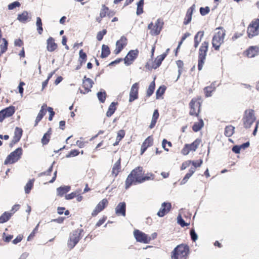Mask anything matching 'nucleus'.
Returning a JSON list of instances; mask_svg holds the SVG:
<instances>
[{
  "label": "nucleus",
  "instance_id": "5",
  "mask_svg": "<svg viewBox=\"0 0 259 259\" xmlns=\"http://www.w3.org/2000/svg\"><path fill=\"white\" fill-rule=\"evenodd\" d=\"M216 30L217 31L212 39V45L215 50H219L220 47L224 42L226 31L222 28H218Z\"/></svg>",
  "mask_w": 259,
  "mask_h": 259
},
{
  "label": "nucleus",
  "instance_id": "45",
  "mask_svg": "<svg viewBox=\"0 0 259 259\" xmlns=\"http://www.w3.org/2000/svg\"><path fill=\"white\" fill-rule=\"evenodd\" d=\"M34 181V180H30L26 184L25 186V192L26 194H29L30 193L33 187Z\"/></svg>",
  "mask_w": 259,
  "mask_h": 259
},
{
  "label": "nucleus",
  "instance_id": "30",
  "mask_svg": "<svg viewBox=\"0 0 259 259\" xmlns=\"http://www.w3.org/2000/svg\"><path fill=\"white\" fill-rule=\"evenodd\" d=\"M216 89L215 82H212L210 85L204 88V92L206 97H209L212 96V93Z\"/></svg>",
  "mask_w": 259,
  "mask_h": 259
},
{
  "label": "nucleus",
  "instance_id": "58",
  "mask_svg": "<svg viewBox=\"0 0 259 259\" xmlns=\"http://www.w3.org/2000/svg\"><path fill=\"white\" fill-rule=\"evenodd\" d=\"M190 35V33L189 32H186L182 36L181 38V41L179 42L178 46L177 47V49H179L181 45L183 44V41L186 39V38L189 37Z\"/></svg>",
  "mask_w": 259,
  "mask_h": 259
},
{
  "label": "nucleus",
  "instance_id": "22",
  "mask_svg": "<svg viewBox=\"0 0 259 259\" xmlns=\"http://www.w3.org/2000/svg\"><path fill=\"white\" fill-rule=\"evenodd\" d=\"M121 156H119L117 160L115 162V163L113 165L111 170V175L112 176L116 178L118 174L121 171Z\"/></svg>",
  "mask_w": 259,
  "mask_h": 259
},
{
  "label": "nucleus",
  "instance_id": "60",
  "mask_svg": "<svg viewBox=\"0 0 259 259\" xmlns=\"http://www.w3.org/2000/svg\"><path fill=\"white\" fill-rule=\"evenodd\" d=\"M176 64H177L178 67L179 68V72L180 74V73H181V72L183 69V66H184L183 62L182 60H178L176 61Z\"/></svg>",
  "mask_w": 259,
  "mask_h": 259
},
{
  "label": "nucleus",
  "instance_id": "31",
  "mask_svg": "<svg viewBox=\"0 0 259 259\" xmlns=\"http://www.w3.org/2000/svg\"><path fill=\"white\" fill-rule=\"evenodd\" d=\"M204 36V32L203 31H198L194 36V47L196 49L198 48L202 37Z\"/></svg>",
  "mask_w": 259,
  "mask_h": 259
},
{
  "label": "nucleus",
  "instance_id": "48",
  "mask_svg": "<svg viewBox=\"0 0 259 259\" xmlns=\"http://www.w3.org/2000/svg\"><path fill=\"white\" fill-rule=\"evenodd\" d=\"M162 148L166 151H169V149L168 147H171L172 146V144L170 142L167 141V140L164 139L162 142Z\"/></svg>",
  "mask_w": 259,
  "mask_h": 259
},
{
  "label": "nucleus",
  "instance_id": "16",
  "mask_svg": "<svg viewBox=\"0 0 259 259\" xmlns=\"http://www.w3.org/2000/svg\"><path fill=\"white\" fill-rule=\"evenodd\" d=\"M139 51L137 49L131 50L124 59V63L126 65H130L133 63L134 60L138 57Z\"/></svg>",
  "mask_w": 259,
  "mask_h": 259
},
{
  "label": "nucleus",
  "instance_id": "59",
  "mask_svg": "<svg viewBox=\"0 0 259 259\" xmlns=\"http://www.w3.org/2000/svg\"><path fill=\"white\" fill-rule=\"evenodd\" d=\"M20 6V4L19 2L16 1L8 5V9L9 10H13L16 7H19Z\"/></svg>",
  "mask_w": 259,
  "mask_h": 259
},
{
  "label": "nucleus",
  "instance_id": "49",
  "mask_svg": "<svg viewBox=\"0 0 259 259\" xmlns=\"http://www.w3.org/2000/svg\"><path fill=\"white\" fill-rule=\"evenodd\" d=\"M165 90L166 88L164 85L160 86L156 91V99H159L162 95H163Z\"/></svg>",
  "mask_w": 259,
  "mask_h": 259
},
{
  "label": "nucleus",
  "instance_id": "46",
  "mask_svg": "<svg viewBox=\"0 0 259 259\" xmlns=\"http://www.w3.org/2000/svg\"><path fill=\"white\" fill-rule=\"evenodd\" d=\"M3 44L1 45V54L5 53L8 49V41L6 38H2Z\"/></svg>",
  "mask_w": 259,
  "mask_h": 259
},
{
  "label": "nucleus",
  "instance_id": "4",
  "mask_svg": "<svg viewBox=\"0 0 259 259\" xmlns=\"http://www.w3.org/2000/svg\"><path fill=\"white\" fill-rule=\"evenodd\" d=\"M208 47L209 42L205 40L201 43L199 47L198 58V69L199 71L202 70L205 63Z\"/></svg>",
  "mask_w": 259,
  "mask_h": 259
},
{
  "label": "nucleus",
  "instance_id": "62",
  "mask_svg": "<svg viewBox=\"0 0 259 259\" xmlns=\"http://www.w3.org/2000/svg\"><path fill=\"white\" fill-rule=\"evenodd\" d=\"M202 162L203 161L202 159H199L197 161H191V163L194 166V167H195L196 169L197 167H200L201 166Z\"/></svg>",
  "mask_w": 259,
  "mask_h": 259
},
{
  "label": "nucleus",
  "instance_id": "10",
  "mask_svg": "<svg viewBox=\"0 0 259 259\" xmlns=\"http://www.w3.org/2000/svg\"><path fill=\"white\" fill-rule=\"evenodd\" d=\"M247 34L249 38L258 35L259 32V18L252 20L247 28Z\"/></svg>",
  "mask_w": 259,
  "mask_h": 259
},
{
  "label": "nucleus",
  "instance_id": "12",
  "mask_svg": "<svg viewBox=\"0 0 259 259\" xmlns=\"http://www.w3.org/2000/svg\"><path fill=\"white\" fill-rule=\"evenodd\" d=\"M254 111L252 109H247L244 112L242 118L244 127L246 128H249L255 120Z\"/></svg>",
  "mask_w": 259,
  "mask_h": 259
},
{
  "label": "nucleus",
  "instance_id": "34",
  "mask_svg": "<svg viewBox=\"0 0 259 259\" xmlns=\"http://www.w3.org/2000/svg\"><path fill=\"white\" fill-rule=\"evenodd\" d=\"M70 190V187L68 186H61L57 189V192L58 196L62 197Z\"/></svg>",
  "mask_w": 259,
  "mask_h": 259
},
{
  "label": "nucleus",
  "instance_id": "25",
  "mask_svg": "<svg viewBox=\"0 0 259 259\" xmlns=\"http://www.w3.org/2000/svg\"><path fill=\"white\" fill-rule=\"evenodd\" d=\"M115 213L118 216L125 217L126 215V203L124 202H120L115 208Z\"/></svg>",
  "mask_w": 259,
  "mask_h": 259
},
{
  "label": "nucleus",
  "instance_id": "9",
  "mask_svg": "<svg viewBox=\"0 0 259 259\" xmlns=\"http://www.w3.org/2000/svg\"><path fill=\"white\" fill-rule=\"evenodd\" d=\"M23 154V149L19 147L12 152L6 158L4 164H13L18 161L21 157Z\"/></svg>",
  "mask_w": 259,
  "mask_h": 259
},
{
  "label": "nucleus",
  "instance_id": "64",
  "mask_svg": "<svg viewBox=\"0 0 259 259\" xmlns=\"http://www.w3.org/2000/svg\"><path fill=\"white\" fill-rule=\"evenodd\" d=\"M190 235H191L192 240L193 241H195L197 239L198 237H197V235L196 233H195L194 230L191 229L190 230Z\"/></svg>",
  "mask_w": 259,
  "mask_h": 259
},
{
  "label": "nucleus",
  "instance_id": "28",
  "mask_svg": "<svg viewBox=\"0 0 259 259\" xmlns=\"http://www.w3.org/2000/svg\"><path fill=\"white\" fill-rule=\"evenodd\" d=\"M57 44L52 37H49L47 40V49L49 52H52L57 50Z\"/></svg>",
  "mask_w": 259,
  "mask_h": 259
},
{
  "label": "nucleus",
  "instance_id": "8",
  "mask_svg": "<svg viewBox=\"0 0 259 259\" xmlns=\"http://www.w3.org/2000/svg\"><path fill=\"white\" fill-rule=\"evenodd\" d=\"M164 25L163 19L158 18L155 23L151 22L148 25V29L150 30V34L152 36H156L160 33Z\"/></svg>",
  "mask_w": 259,
  "mask_h": 259
},
{
  "label": "nucleus",
  "instance_id": "7",
  "mask_svg": "<svg viewBox=\"0 0 259 259\" xmlns=\"http://www.w3.org/2000/svg\"><path fill=\"white\" fill-rule=\"evenodd\" d=\"M47 110L49 112V120L51 121L53 119V118L55 114L53 108L51 107H48L46 104H44L42 105L41 109L39 110V113L35 119V123L34 125V126H36L38 125L39 122L41 121L43 117L46 114Z\"/></svg>",
  "mask_w": 259,
  "mask_h": 259
},
{
  "label": "nucleus",
  "instance_id": "6",
  "mask_svg": "<svg viewBox=\"0 0 259 259\" xmlns=\"http://www.w3.org/2000/svg\"><path fill=\"white\" fill-rule=\"evenodd\" d=\"M83 232L82 229H77L70 233L67 242L68 246L70 249H72L77 244L82 237Z\"/></svg>",
  "mask_w": 259,
  "mask_h": 259
},
{
  "label": "nucleus",
  "instance_id": "33",
  "mask_svg": "<svg viewBox=\"0 0 259 259\" xmlns=\"http://www.w3.org/2000/svg\"><path fill=\"white\" fill-rule=\"evenodd\" d=\"M159 114L158 112V110L157 109L155 110L153 114L152 120L151 121L150 124L149 126V128L150 129L154 128V127L155 126L156 123L157 122V120L159 118Z\"/></svg>",
  "mask_w": 259,
  "mask_h": 259
},
{
  "label": "nucleus",
  "instance_id": "40",
  "mask_svg": "<svg viewBox=\"0 0 259 259\" xmlns=\"http://www.w3.org/2000/svg\"><path fill=\"white\" fill-rule=\"evenodd\" d=\"M155 88V83L154 80L152 81L149 84L146 91V97H150L154 93Z\"/></svg>",
  "mask_w": 259,
  "mask_h": 259
},
{
  "label": "nucleus",
  "instance_id": "29",
  "mask_svg": "<svg viewBox=\"0 0 259 259\" xmlns=\"http://www.w3.org/2000/svg\"><path fill=\"white\" fill-rule=\"evenodd\" d=\"M195 6L194 4L187 10L185 17L184 21H183V24L184 25H188L191 21L192 14H193V11L195 10Z\"/></svg>",
  "mask_w": 259,
  "mask_h": 259
},
{
  "label": "nucleus",
  "instance_id": "32",
  "mask_svg": "<svg viewBox=\"0 0 259 259\" xmlns=\"http://www.w3.org/2000/svg\"><path fill=\"white\" fill-rule=\"evenodd\" d=\"M117 105L118 103L114 102H113L110 104L106 113L107 117H110L114 113L117 109Z\"/></svg>",
  "mask_w": 259,
  "mask_h": 259
},
{
  "label": "nucleus",
  "instance_id": "56",
  "mask_svg": "<svg viewBox=\"0 0 259 259\" xmlns=\"http://www.w3.org/2000/svg\"><path fill=\"white\" fill-rule=\"evenodd\" d=\"M107 217L106 216L102 217L96 224L95 227L97 228V227H99L100 226H101L102 225H103L105 222V221L107 220Z\"/></svg>",
  "mask_w": 259,
  "mask_h": 259
},
{
  "label": "nucleus",
  "instance_id": "2",
  "mask_svg": "<svg viewBox=\"0 0 259 259\" xmlns=\"http://www.w3.org/2000/svg\"><path fill=\"white\" fill-rule=\"evenodd\" d=\"M190 253L188 245L181 244L177 245L170 253L171 259H187Z\"/></svg>",
  "mask_w": 259,
  "mask_h": 259
},
{
  "label": "nucleus",
  "instance_id": "20",
  "mask_svg": "<svg viewBox=\"0 0 259 259\" xmlns=\"http://www.w3.org/2000/svg\"><path fill=\"white\" fill-rule=\"evenodd\" d=\"M23 134V130L21 128L16 127L14 131V135L11 142L9 144V146L12 148L16 143L20 140Z\"/></svg>",
  "mask_w": 259,
  "mask_h": 259
},
{
  "label": "nucleus",
  "instance_id": "18",
  "mask_svg": "<svg viewBox=\"0 0 259 259\" xmlns=\"http://www.w3.org/2000/svg\"><path fill=\"white\" fill-rule=\"evenodd\" d=\"M108 204V201L107 199H103L97 205L94 210L92 212V216L95 217L97 216L100 212L103 211Z\"/></svg>",
  "mask_w": 259,
  "mask_h": 259
},
{
  "label": "nucleus",
  "instance_id": "13",
  "mask_svg": "<svg viewBox=\"0 0 259 259\" xmlns=\"http://www.w3.org/2000/svg\"><path fill=\"white\" fill-rule=\"evenodd\" d=\"M202 140L200 138L196 139L191 144H186L181 150V153L183 155H187L190 152L195 151L199 147Z\"/></svg>",
  "mask_w": 259,
  "mask_h": 259
},
{
  "label": "nucleus",
  "instance_id": "3",
  "mask_svg": "<svg viewBox=\"0 0 259 259\" xmlns=\"http://www.w3.org/2000/svg\"><path fill=\"white\" fill-rule=\"evenodd\" d=\"M203 100L200 96L192 98L189 104V114L191 116L199 117Z\"/></svg>",
  "mask_w": 259,
  "mask_h": 259
},
{
  "label": "nucleus",
  "instance_id": "19",
  "mask_svg": "<svg viewBox=\"0 0 259 259\" xmlns=\"http://www.w3.org/2000/svg\"><path fill=\"white\" fill-rule=\"evenodd\" d=\"M139 83L136 82L134 83L131 89L130 92L129 102H132L137 99L139 97Z\"/></svg>",
  "mask_w": 259,
  "mask_h": 259
},
{
  "label": "nucleus",
  "instance_id": "41",
  "mask_svg": "<svg viewBox=\"0 0 259 259\" xmlns=\"http://www.w3.org/2000/svg\"><path fill=\"white\" fill-rule=\"evenodd\" d=\"M87 60V55L83 50L81 49L79 52L78 61L81 65L84 64Z\"/></svg>",
  "mask_w": 259,
  "mask_h": 259
},
{
  "label": "nucleus",
  "instance_id": "26",
  "mask_svg": "<svg viewBox=\"0 0 259 259\" xmlns=\"http://www.w3.org/2000/svg\"><path fill=\"white\" fill-rule=\"evenodd\" d=\"M258 52L257 47L251 46L244 52V54L248 58H253L258 54Z\"/></svg>",
  "mask_w": 259,
  "mask_h": 259
},
{
  "label": "nucleus",
  "instance_id": "42",
  "mask_svg": "<svg viewBox=\"0 0 259 259\" xmlns=\"http://www.w3.org/2000/svg\"><path fill=\"white\" fill-rule=\"evenodd\" d=\"M125 135V132L123 130H119L117 135L116 142L113 144L114 146L118 144L119 142L124 138Z\"/></svg>",
  "mask_w": 259,
  "mask_h": 259
},
{
  "label": "nucleus",
  "instance_id": "14",
  "mask_svg": "<svg viewBox=\"0 0 259 259\" xmlns=\"http://www.w3.org/2000/svg\"><path fill=\"white\" fill-rule=\"evenodd\" d=\"M134 235L137 241L141 243H149L151 240V238L150 236L139 230H135L134 231Z\"/></svg>",
  "mask_w": 259,
  "mask_h": 259
},
{
  "label": "nucleus",
  "instance_id": "39",
  "mask_svg": "<svg viewBox=\"0 0 259 259\" xmlns=\"http://www.w3.org/2000/svg\"><path fill=\"white\" fill-rule=\"evenodd\" d=\"M13 213L5 212L0 217V224H3L8 221L12 215Z\"/></svg>",
  "mask_w": 259,
  "mask_h": 259
},
{
  "label": "nucleus",
  "instance_id": "43",
  "mask_svg": "<svg viewBox=\"0 0 259 259\" xmlns=\"http://www.w3.org/2000/svg\"><path fill=\"white\" fill-rule=\"evenodd\" d=\"M36 25L37 26V30L39 34H41L43 32L42 23L41 19L40 17L36 18Z\"/></svg>",
  "mask_w": 259,
  "mask_h": 259
},
{
  "label": "nucleus",
  "instance_id": "11",
  "mask_svg": "<svg viewBox=\"0 0 259 259\" xmlns=\"http://www.w3.org/2000/svg\"><path fill=\"white\" fill-rule=\"evenodd\" d=\"M166 56V53H163L161 55H159L157 56L155 59L154 61L149 60L145 64V68L146 70L151 71L153 69H156L158 68L160 65L162 61L164 59V58Z\"/></svg>",
  "mask_w": 259,
  "mask_h": 259
},
{
  "label": "nucleus",
  "instance_id": "57",
  "mask_svg": "<svg viewBox=\"0 0 259 259\" xmlns=\"http://www.w3.org/2000/svg\"><path fill=\"white\" fill-rule=\"evenodd\" d=\"M177 219L178 224L180 225L182 227H184L188 225V224L185 223V221L183 219L181 215H179Z\"/></svg>",
  "mask_w": 259,
  "mask_h": 259
},
{
  "label": "nucleus",
  "instance_id": "21",
  "mask_svg": "<svg viewBox=\"0 0 259 259\" xmlns=\"http://www.w3.org/2000/svg\"><path fill=\"white\" fill-rule=\"evenodd\" d=\"M171 208V203L169 202H163L162 203L159 210L157 214L159 217H163L168 213Z\"/></svg>",
  "mask_w": 259,
  "mask_h": 259
},
{
  "label": "nucleus",
  "instance_id": "63",
  "mask_svg": "<svg viewBox=\"0 0 259 259\" xmlns=\"http://www.w3.org/2000/svg\"><path fill=\"white\" fill-rule=\"evenodd\" d=\"M190 164H191V160H188V161H186L183 162L182 164V165L181 167V170L185 169L187 167H188L190 166Z\"/></svg>",
  "mask_w": 259,
  "mask_h": 259
},
{
  "label": "nucleus",
  "instance_id": "23",
  "mask_svg": "<svg viewBox=\"0 0 259 259\" xmlns=\"http://www.w3.org/2000/svg\"><path fill=\"white\" fill-rule=\"evenodd\" d=\"M93 84L94 82L91 78L84 76L82 81V87L84 88L83 94L88 93L90 92Z\"/></svg>",
  "mask_w": 259,
  "mask_h": 259
},
{
  "label": "nucleus",
  "instance_id": "47",
  "mask_svg": "<svg viewBox=\"0 0 259 259\" xmlns=\"http://www.w3.org/2000/svg\"><path fill=\"white\" fill-rule=\"evenodd\" d=\"M97 97L100 102L103 103L106 99V93L105 91L103 92H99L97 93Z\"/></svg>",
  "mask_w": 259,
  "mask_h": 259
},
{
  "label": "nucleus",
  "instance_id": "54",
  "mask_svg": "<svg viewBox=\"0 0 259 259\" xmlns=\"http://www.w3.org/2000/svg\"><path fill=\"white\" fill-rule=\"evenodd\" d=\"M210 12V8L209 7L206 6L204 8L201 7L200 8V13L202 16H205L208 14Z\"/></svg>",
  "mask_w": 259,
  "mask_h": 259
},
{
  "label": "nucleus",
  "instance_id": "44",
  "mask_svg": "<svg viewBox=\"0 0 259 259\" xmlns=\"http://www.w3.org/2000/svg\"><path fill=\"white\" fill-rule=\"evenodd\" d=\"M144 0H140L137 4V15H140L143 13Z\"/></svg>",
  "mask_w": 259,
  "mask_h": 259
},
{
  "label": "nucleus",
  "instance_id": "37",
  "mask_svg": "<svg viewBox=\"0 0 259 259\" xmlns=\"http://www.w3.org/2000/svg\"><path fill=\"white\" fill-rule=\"evenodd\" d=\"M29 19V14L26 11H24L22 13L19 14L17 17V19L22 23L26 22Z\"/></svg>",
  "mask_w": 259,
  "mask_h": 259
},
{
  "label": "nucleus",
  "instance_id": "51",
  "mask_svg": "<svg viewBox=\"0 0 259 259\" xmlns=\"http://www.w3.org/2000/svg\"><path fill=\"white\" fill-rule=\"evenodd\" d=\"M39 224H37V226L35 227V228L33 229L32 232L30 233V234L28 236L27 238V241H30L35 236V234L38 232V228Z\"/></svg>",
  "mask_w": 259,
  "mask_h": 259
},
{
  "label": "nucleus",
  "instance_id": "52",
  "mask_svg": "<svg viewBox=\"0 0 259 259\" xmlns=\"http://www.w3.org/2000/svg\"><path fill=\"white\" fill-rule=\"evenodd\" d=\"M107 33L106 29H103L97 33L96 38L98 41H101L103 36Z\"/></svg>",
  "mask_w": 259,
  "mask_h": 259
},
{
  "label": "nucleus",
  "instance_id": "24",
  "mask_svg": "<svg viewBox=\"0 0 259 259\" xmlns=\"http://www.w3.org/2000/svg\"><path fill=\"white\" fill-rule=\"evenodd\" d=\"M153 144V138L152 136H148L143 142L141 147V154L142 155L147 149L152 146Z\"/></svg>",
  "mask_w": 259,
  "mask_h": 259
},
{
  "label": "nucleus",
  "instance_id": "17",
  "mask_svg": "<svg viewBox=\"0 0 259 259\" xmlns=\"http://www.w3.org/2000/svg\"><path fill=\"white\" fill-rule=\"evenodd\" d=\"M127 44V38L124 36H122L116 42V48L114 51V53L115 55L118 54L126 47Z\"/></svg>",
  "mask_w": 259,
  "mask_h": 259
},
{
  "label": "nucleus",
  "instance_id": "61",
  "mask_svg": "<svg viewBox=\"0 0 259 259\" xmlns=\"http://www.w3.org/2000/svg\"><path fill=\"white\" fill-rule=\"evenodd\" d=\"M23 238V235L22 234H19L12 241V242L14 244H17L20 242L22 240Z\"/></svg>",
  "mask_w": 259,
  "mask_h": 259
},
{
  "label": "nucleus",
  "instance_id": "1",
  "mask_svg": "<svg viewBox=\"0 0 259 259\" xmlns=\"http://www.w3.org/2000/svg\"><path fill=\"white\" fill-rule=\"evenodd\" d=\"M143 167L138 166L132 170L125 181V189H128L133 185L142 183L150 180V177L144 176Z\"/></svg>",
  "mask_w": 259,
  "mask_h": 259
},
{
  "label": "nucleus",
  "instance_id": "38",
  "mask_svg": "<svg viewBox=\"0 0 259 259\" xmlns=\"http://www.w3.org/2000/svg\"><path fill=\"white\" fill-rule=\"evenodd\" d=\"M110 54V50L109 47L105 45L102 46V52L101 57L102 58H106Z\"/></svg>",
  "mask_w": 259,
  "mask_h": 259
},
{
  "label": "nucleus",
  "instance_id": "53",
  "mask_svg": "<svg viewBox=\"0 0 259 259\" xmlns=\"http://www.w3.org/2000/svg\"><path fill=\"white\" fill-rule=\"evenodd\" d=\"M57 212L59 214H62L64 213L65 215H68L70 214V212L68 210H65V208L64 207H58L57 208Z\"/></svg>",
  "mask_w": 259,
  "mask_h": 259
},
{
  "label": "nucleus",
  "instance_id": "35",
  "mask_svg": "<svg viewBox=\"0 0 259 259\" xmlns=\"http://www.w3.org/2000/svg\"><path fill=\"white\" fill-rule=\"evenodd\" d=\"M198 121L194 123L192 126V130L195 132L200 131L204 125V122L201 118H198Z\"/></svg>",
  "mask_w": 259,
  "mask_h": 259
},
{
  "label": "nucleus",
  "instance_id": "15",
  "mask_svg": "<svg viewBox=\"0 0 259 259\" xmlns=\"http://www.w3.org/2000/svg\"><path fill=\"white\" fill-rule=\"evenodd\" d=\"M15 112V108L10 106L0 111V122H2L5 118L12 116Z\"/></svg>",
  "mask_w": 259,
  "mask_h": 259
},
{
  "label": "nucleus",
  "instance_id": "55",
  "mask_svg": "<svg viewBox=\"0 0 259 259\" xmlns=\"http://www.w3.org/2000/svg\"><path fill=\"white\" fill-rule=\"evenodd\" d=\"M2 238L4 242L8 243L13 238V235H7L5 233H4L3 234Z\"/></svg>",
  "mask_w": 259,
  "mask_h": 259
},
{
  "label": "nucleus",
  "instance_id": "36",
  "mask_svg": "<svg viewBox=\"0 0 259 259\" xmlns=\"http://www.w3.org/2000/svg\"><path fill=\"white\" fill-rule=\"evenodd\" d=\"M52 135V129L50 128L49 130L43 136L41 139V143L43 145H47L50 141L51 136Z\"/></svg>",
  "mask_w": 259,
  "mask_h": 259
},
{
  "label": "nucleus",
  "instance_id": "50",
  "mask_svg": "<svg viewBox=\"0 0 259 259\" xmlns=\"http://www.w3.org/2000/svg\"><path fill=\"white\" fill-rule=\"evenodd\" d=\"M80 153L78 150L73 149L71 150L66 155V158L73 157L77 156Z\"/></svg>",
  "mask_w": 259,
  "mask_h": 259
},
{
  "label": "nucleus",
  "instance_id": "27",
  "mask_svg": "<svg viewBox=\"0 0 259 259\" xmlns=\"http://www.w3.org/2000/svg\"><path fill=\"white\" fill-rule=\"evenodd\" d=\"M115 13L113 11L110 10L109 8L105 5H102L100 12V14L104 18L107 16L108 17H113Z\"/></svg>",
  "mask_w": 259,
  "mask_h": 259
}]
</instances>
